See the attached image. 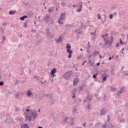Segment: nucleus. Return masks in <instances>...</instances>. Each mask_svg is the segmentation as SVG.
I'll use <instances>...</instances> for the list:
<instances>
[{"mask_svg":"<svg viewBox=\"0 0 128 128\" xmlns=\"http://www.w3.org/2000/svg\"><path fill=\"white\" fill-rule=\"evenodd\" d=\"M108 36V34H106L102 36V38H104V44H106V46L108 44L110 46H112V42H114V36H110V40L108 42V39L106 38H104L105 36Z\"/></svg>","mask_w":128,"mask_h":128,"instance_id":"nucleus-1","label":"nucleus"},{"mask_svg":"<svg viewBox=\"0 0 128 128\" xmlns=\"http://www.w3.org/2000/svg\"><path fill=\"white\" fill-rule=\"evenodd\" d=\"M66 22V12L61 14L58 20V24H62Z\"/></svg>","mask_w":128,"mask_h":128,"instance_id":"nucleus-2","label":"nucleus"},{"mask_svg":"<svg viewBox=\"0 0 128 128\" xmlns=\"http://www.w3.org/2000/svg\"><path fill=\"white\" fill-rule=\"evenodd\" d=\"M72 71H68L66 72L65 74H64L63 78H65V80H70V76H72Z\"/></svg>","mask_w":128,"mask_h":128,"instance_id":"nucleus-3","label":"nucleus"},{"mask_svg":"<svg viewBox=\"0 0 128 128\" xmlns=\"http://www.w3.org/2000/svg\"><path fill=\"white\" fill-rule=\"evenodd\" d=\"M46 34L48 38H52L54 36V34L50 32V28L46 29Z\"/></svg>","mask_w":128,"mask_h":128,"instance_id":"nucleus-4","label":"nucleus"},{"mask_svg":"<svg viewBox=\"0 0 128 128\" xmlns=\"http://www.w3.org/2000/svg\"><path fill=\"white\" fill-rule=\"evenodd\" d=\"M30 116L32 118H33L34 120H36V116H38V111L32 110L31 114H30Z\"/></svg>","mask_w":128,"mask_h":128,"instance_id":"nucleus-5","label":"nucleus"},{"mask_svg":"<svg viewBox=\"0 0 128 128\" xmlns=\"http://www.w3.org/2000/svg\"><path fill=\"white\" fill-rule=\"evenodd\" d=\"M43 20L45 22L46 24L50 22V14H47L43 18Z\"/></svg>","mask_w":128,"mask_h":128,"instance_id":"nucleus-6","label":"nucleus"},{"mask_svg":"<svg viewBox=\"0 0 128 128\" xmlns=\"http://www.w3.org/2000/svg\"><path fill=\"white\" fill-rule=\"evenodd\" d=\"M78 82H80V78H76L73 80V86H78Z\"/></svg>","mask_w":128,"mask_h":128,"instance_id":"nucleus-7","label":"nucleus"},{"mask_svg":"<svg viewBox=\"0 0 128 128\" xmlns=\"http://www.w3.org/2000/svg\"><path fill=\"white\" fill-rule=\"evenodd\" d=\"M76 92H78V88H74L72 89V94L73 95L72 98H76Z\"/></svg>","mask_w":128,"mask_h":128,"instance_id":"nucleus-8","label":"nucleus"},{"mask_svg":"<svg viewBox=\"0 0 128 128\" xmlns=\"http://www.w3.org/2000/svg\"><path fill=\"white\" fill-rule=\"evenodd\" d=\"M67 48V52H68V54L72 53V50H71L70 48L72 46L68 44L66 46Z\"/></svg>","mask_w":128,"mask_h":128,"instance_id":"nucleus-9","label":"nucleus"},{"mask_svg":"<svg viewBox=\"0 0 128 128\" xmlns=\"http://www.w3.org/2000/svg\"><path fill=\"white\" fill-rule=\"evenodd\" d=\"M122 116L121 117H119L118 118V120L121 123H123L124 122H126V120L124 119H122L124 118V114H122Z\"/></svg>","mask_w":128,"mask_h":128,"instance_id":"nucleus-10","label":"nucleus"},{"mask_svg":"<svg viewBox=\"0 0 128 128\" xmlns=\"http://www.w3.org/2000/svg\"><path fill=\"white\" fill-rule=\"evenodd\" d=\"M92 98V96L90 94H88L86 97V100H84V102H86V100H89V102H90Z\"/></svg>","mask_w":128,"mask_h":128,"instance_id":"nucleus-11","label":"nucleus"},{"mask_svg":"<svg viewBox=\"0 0 128 128\" xmlns=\"http://www.w3.org/2000/svg\"><path fill=\"white\" fill-rule=\"evenodd\" d=\"M56 72V68H54L50 72V74L52 76H54V74Z\"/></svg>","mask_w":128,"mask_h":128,"instance_id":"nucleus-12","label":"nucleus"},{"mask_svg":"<svg viewBox=\"0 0 128 128\" xmlns=\"http://www.w3.org/2000/svg\"><path fill=\"white\" fill-rule=\"evenodd\" d=\"M7 122L8 124H11V122H14V119L12 118L9 117L7 118Z\"/></svg>","mask_w":128,"mask_h":128,"instance_id":"nucleus-13","label":"nucleus"},{"mask_svg":"<svg viewBox=\"0 0 128 128\" xmlns=\"http://www.w3.org/2000/svg\"><path fill=\"white\" fill-rule=\"evenodd\" d=\"M52 96H53V94H46L45 95V96H46V98H50V100H52Z\"/></svg>","mask_w":128,"mask_h":128,"instance_id":"nucleus-14","label":"nucleus"},{"mask_svg":"<svg viewBox=\"0 0 128 128\" xmlns=\"http://www.w3.org/2000/svg\"><path fill=\"white\" fill-rule=\"evenodd\" d=\"M106 110L104 109H102L100 110V116H104V114H106Z\"/></svg>","mask_w":128,"mask_h":128,"instance_id":"nucleus-15","label":"nucleus"},{"mask_svg":"<svg viewBox=\"0 0 128 128\" xmlns=\"http://www.w3.org/2000/svg\"><path fill=\"white\" fill-rule=\"evenodd\" d=\"M26 94L28 96H30L32 94V93L30 91V90H28L27 92H26Z\"/></svg>","mask_w":128,"mask_h":128,"instance_id":"nucleus-16","label":"nucleus"},{"mask_svg":"<svg viewBox=\"0 0 128 128\" xmlns=\"http://www.w3.org/2000/svg\"><path fill=\"white\" fill-rule=\"evenodd\" d=\"M26 120H30V122H32V117L30 116V115L29 116H26Z\"/></svg>","mask_w":128,"mask_h":128,"instance_id":"nucleus-17","label":"nucleus"},{"mask_svg":"<svg viewBox=\"0 0 128 128\" xmlns=\"http://www.w3.org/2000/svg\"><path fill=\"white\" fill-rule=\"evenodd\" d=\"M74 32H76V34H80L82 32V31L78 29H76V30L74 31Z\"/></svg>","mask_w":128,"mask_h":128,"instance_id":"nucleus-18","label":"nucleus"},{"mask_svg":"<svg viewBox=\"0 0 128 128\" xmlns=\"http://www.w3.org/2000/svg\"><path fill=\"white\" fill-rule=\"evenodd\" d=\"M21 128H30V126H28V124H24L22 125Z\"/></svg>","mask_w":128,"mask_h":128,"instance_id":"nucleus-19","label":"nucleus"},{"mask_svg":"<svg viewBox=\"0 0 128 128\" xmlns=\"http://www.w3.org/2000/svg\"><path fill=\"white\" fill-rule=\"evenodd\" d=\"M28 18V16L26 15H25V16H22L20 18V20H24V18Z\"/></svg>","mask_w":128,"mask_h":128,"instance_id":"nucleus-20","label":"nucleus"},{"mask_svg":"<svg viewBox=\"0 0 128 128\" xmlns=\"http://www.w3.org/2000/svg\"><path fill=\"white\" fill-rule=\"evenodd\" d=\"M19 98H20V93L18 92L15 94V98H16L17 100H18Z\"/></svg>","mask_w":128,"mask_h":128,"instance_id":"nucleus-21","label":"nucleus"},{"mask_svg":"<svg viewBox=\"0 0 128 128\" xmlns=\"http://www.w3.org/2000/svg\"><path fill=\"white\" fill-rule=\"evenodd\" d=\"M16 12L14 10H10L9 12V14L10 15L16 14Z\"/></svg>","mask_w":128,"mask_h":128,"instance_id":"nucleus-22","label":"nucleus"},{"mask_svg":"<svg viewBox=\"0 0 128 128\" xmlns=\"http://www.w3.org/2000/svg\"><path fill=\"white\" fill-rule=\"evenodd\" d=\"M110 90L111 92H114L115 90H118V88H114L112 86H110Z\"/></svg>","mask_w":128,"mask_h":128,"instance_id":"nucleus-23","label":"nucleus"},{"mask_svg":"<svg viewBox=\"0 0 128 128\" xmlns=\"http://www.w3.org/2000/svg\"><path fill=\"white\" fill-rule=\"evenodd\" d=\"M108 128H113L114 126L112 123L108 124Z\"/></svg>","mask_w":128,"mask_h":128,"instance_id":"nucleus-24","label":"nucleus"},{"mask_svg":"<svg viewBox=\"0 0 128 128\" xmlns=\"http://www.w3.org/2000/svg\"><path fill=\"white\" fill-rule=\"evenodd\" d=\"M62 38L60 36L58 38V42H60H60H62Z\"/></svg>","mask_w":128,"mask_h":128,"instance_id":"nucleus-25","label":"nucleus"},{"mask_svg":"<svg viewBox=\"0 0 128 128\" xmlns=\"http://www.w3.org/2000/svg\"><path fill=\"white\" fill-rule=\"evenodd\" d=\"M102 126L104 128H108V124H106V122H105V124H104L102 125Z\"/></svg>","mask_w":128,"mask_h":128,"instance_id":"nucleus-26","label":"nucleus"},{"mask_svg":"<svg viewBox=\"0 0 128 128\" xmlns=\"http://www.w3.org/2000/svg\"><path fill=\"white\" fill-rule=\"evenodd\" d=\"M91 40H92V42H94V40H96V35L92 36Z\"/></svg>","mask_w":128,"mask_h":128,"instance_id":"nucleus-27","label":"nucleus"},{"mask_svg":"<svg viewBox=\"0 0 128 128\" xmlns=\"http://www.w3.org/2000/svg\"><path fill=\"white\" fill-rule=\"evenodd\" d=\"M124 90V88L122 87L121 88V90L119 91V94H122V91Z\"/></svg>","mask_w":128,"mask_h":128,"instance_id":"nucleus-28","label":"nucleus"},{"mask_svg":"<svg viewBox=\"0 0 128 128\" xmlns=\"http://www.w3.org/2000/svg\"><path fill=\"white\" fill-rule=\"evenodd\" d=\"M98 74V72H96V74H94L92 76L93 78H96V76Z\"/></svg>","mask_w":128,"mask_h":128,"instance_id":"nucleus-29","label":"nucleus"},{"mask_svg":"<svg viewBox=\"0 0 128 128\" xmlns=\"http://www.w3.org/2000/svg\"><path fill=\"white\" fill-rule=\"evenodd\" d=\"M48 12H54V10H52V7L49 8Z\"/></svg>","mask_w":128,"mask_h":128,"instance_id":"nucleus-30","label":"nucleus"},{"mask_svg":"<svg viewBox=\"0 0 128 128\" xmlns=\"http://www.w3.org/2000/svg\"><path fill=\"white\" fill-rule=\"evenodd\" d=\"M82 88H84V87H82V86H79V92H82Z\"/></svg>","mask_w":128,"mask_h":128,"instance_id":"nucleus-31","label":"nucleus"},{"mask_svg":"<svg viewBox=\"0 0 128 128\" xmlns=\"http://www.w3.org/2000/svg\"><path fill=\"white\" fill-rule=\"evenodd\" d=\"M82 2H80V4L79 6V8H81V10H82Z\"/></svg>","mask_w":128,"mask_h":128,"instance_id":"nucleus-32","label":"nucleus"},{"mask_svg":"<svg viewBox=\"0 0 128 128\" xmlns=\"http://www.w3.org/2000/svg\"><path fill=\"white\" fill-rule=\"evenodd\" d=\"M34 78H36L38 81L40 80V78L38 76H34Z\"/></svg>","mask_w":128,"mask_h":128,"instance_id":"nucleus-33","label":"nucleus"},{"mask_svg":"<svg viewBox=\"0 0 128 128\" xmlns=\"http://www.w3.org/2000/svg\"><path fill=\"white\" fill-rule=\"evenodd\" d=\"M4 84V82L2 81L0 82V86H2Z\"/></svg>","mask_w":128,"mask_h":128,"instance_id":"nucleus-34","label":"nucleus"},{"mask_svg":"<svg viewBox=\"0 0 128 128\" xmlns=\"http://www.w3.org/2000/svg\"><path fill=\"white\" fill-rule=\"evenodd\" d=\"M106 78H108L106 77V76H104L103 77V81L104 82H106Z\"/></svg>","mask_w":128,"mask_h":128,"instance_id":"nucleus-35","label":"nucleus"},{"mask_svg":"<svg viewBox=\"0 0 128 128\" xmlns=\"http://www.w3.org/2000/svg\"><path fill=\"white\" fill-rule=\"evenodd\" d=\"M27 26H28V22H24V27L26 28Z\"/></svg>","mask_w":128,"mask_h":128,"instance_id":"nucleus-36","label":"nucleus"},{"mask_svg":"<svg viewBox=\"0 0 128 128\" xmlns=\"http://www.w3.org/2000/svg\"><path fill=\"white\" fill-rule=\"evenodd\" d=\"M72 53H69V54L68 56V58H72Z\"/></svg>","mask_w":128,"mask_h":128,"instance_id":"nucleus-37","label":"nucleus"},{"mask_svg":"<svg viewBox=\"0 0 128 128\" xmlns=\"http://www.w3.org/2000/svg\"><path fill=\"white\" fill-rule=\"evenodd\" d=\"M90 46H88V48L87 49V52H88V54H90Z\"/></svg>","mask_w":128,"mask_h":128,"instance_id":"nucleus-38","label":"nucleus"},{"mask_svg":"<svg viewBox=\"0 0 128 128\" xmlns=\"http://www.w3.org/2000/svg\"><path fill=\"white\" fill-rule=\"evenodd\" d=\"M64 122H68V117H66L65 119L64 120Z\"/></svg>","mask_w":128,"mask_h":128,"instance_id":"nucleus-39","label":"nucleus"},{"mask_svg":"<svg viewBox=\"0 0 128 128\" xmlns=\"http://www.w3.org/2000/svg\"><path fill=\"white\" fill-rule=\"evenodd\" d=\"M98 18L99 20H100V18H102V16H100V14H98Z\"/></svg>","mask_w":128,"mask_h":128,"instance_id":"nucleus-40","label":"nucleus"},{"mask_svg":"<svg viewBox=\"0 0 128 128\" xmlns=\"http://www.w3.org/2000/svg\"><path fill=\"white\" fill-rule=\"evenodd\" d=\"M120 44H124V42H122V39H120Z\"/></svg>","mask_w":128,"mask_h":128,"instance_id":"nucleus-41","label":"nucleus"},{"mask_svg":"<svg viewBox=\"0 0 128 128\" xmlns=\"http://www.w3.org/2000/svg\"><path fill=\"white\" fill-rule=\"evenodd\" d=\"M128 102H126V109L128 110Z\"/></svg>","mask_w":128,"mask_h":128,"instance_id":"nucleus-42","label":"nucleus"},{"mask_svg":"<svg viewBox=\"0 0 128 128\" xmlns=\"http://www.w3.org/2000/svg\"><path fill=\"white\" fill-rule=\"evenodd\" d=\"M36 38H40V35L39 34H36Z\"/></svg>","mask_w":128,"mask_h":128,"instance_id":"nucleus-43","label":"nucleus"},{"mask_svg":"<svg viewBox=\"0 0 128 128\" xmlns=\"http://www.w3.org/2000/svg\"><path fill=\"white\" fill-rule=\"evenodd\" d=\"M76 12H82V8H79L77 10Z\"/></svg>","mask_w":128,"mask_h":128,"instance_id":"nucleus-44","label":"nucleus"},{"mask_svg":"<svg viewBox=\"0 0 128 128\" xmlns=\"http://www.w3.org/2000/svg\"><path fill=\"white\" fill-rule=\"evenodd\" d=\"M90 34L92 35H93V36H96V31H95V32H92L91 33H90Z\"/></svg>","mask_w":128,"mask_h":128,"instance_id":"nucleus-45","label":"nucleus"},{"mask_svg":"<svg viewBox=\"0 0 128 128\" xmlns=\"http://www.w3.org/2000/svg\"><path fill=\"white\" fill-rule=\"evenodd\" d=\"M112 18H113L112 14H110V20H112Z\"/></svg>","mask_w":128,"mask_h":128,"instance_id":"nucleus-46","label":"nucleus"},{"mask_svg":"<svg viewBox=\"0 0 128 128\" xmlns=\"http://www.w3.org/2000/svg\"><path fill=\"white\" fill-rule=\"evenodd\" d=\"M86 123H84V124H82V126H84V128H86Z\"/></svg>","mask_w":128,"mask_h":128,"instance_id":"nucleus-47","label":"nucleus"},{"mask_svg":"<svg viewBox=\"0 0 128 128\" xmlns=\"http://www.w3.org/2000/svg\"><path fill=\"white\" fill-rule=\"evenodd\" d=\"M120 46V44L116 43V48H118Z\"/></svg>","mask_w":128,"mask_h":128,"instance_id":"nucleus-48","label":"nucleus"},{"mask_svg":"<svg viewBox=\"0 0 128 128\" xmlns=\"http://www.w3.org/2000/svg\"><path fill=\"white\" fill-rule=\"evenodd\" d=\"M86 62V60H84L82 63V66H84V64Z\"/></svg>","mask_w":128,"mask_h":128,"instance_id":"nucleus-49","label":"nucleus"},{"mask_svg":"<svg viewBox=\"0 0 128 128\" xmlns=\"http://www.w3.org/2000/svg\"><path fill=\"white\" fill-rule=\"evenodd\" d=\"M87 108H90V104H88Z\"/></svg>","mask_w":128,"mask_h":128,"instance_id":"nucleus-50","label":"nucleus"},{"mask_svg":"<svg viewBox=\"0 0 128 128\" xmlns=\"http://www.w3.org/2000/svg\"><path fill=\"white\" fill-rule=\"evenodd\" d=\"M84 26V25H82V24L80 26V30H82V28Z\"/></svg>","mask_w":128,"mask_h":128,"instance_id":"nucleus-51","label":"nucleus"},{"mask_svg":"<svg viewBox=\"0 0 128 128\" xmlns=\"http://www.w3.org/2000/svg\"><path fill=\"white\" fill-rule=\"evenodd\" d=\"M6 40V37L4 36H2V40Z\"/></svg>","mask_w":128,"mask_h":128,"instance_id":"nucleus-52","label":"nucleus"},{"mask_svg":"<svg viewBox=\"0 0 128 128\" xmlns=\"http://www.w3.org/2000/svg\"><path fill=\"white\" fill-rule=\"evenodd\" d=\"M107 122H110V116H108V120Z\"/></svg>","mask_w":128,"mask_h":128,"instance_id":"nucleus-53","label":"nucleus"},{"mask_svg":"<svg viewBox=\"0 0 128 128\" xmlns=\"http://www.w3.org/2000/svg\"><path fill=\"white\" fill-rule=\"evenodd\" d=\"M2 26H4V28H6V24L4 23V24H2Z\"/></svg>","mask_w":128,"mask_h":128,"instance_id":"nucleus-54","label":"nucleus"},{"mask_svg":"<svg viewBox=\"0 0 128 128\" xmlns=\"http://www.w3.org/2000/svg\"><path fill=\"white\" fill-rule=\"evenodd\" d=\"M94 54H100V52H98V51H97V52H94Z\"/></svg>","mask_w":128,"mask_h":128,"instance_id":"nucleus-55","label":"nucleus"},{"mask_svg":"<svg viewBox=\"0 0 128 128\" xmlns=\"http://www.w3.org/2000/svg\"><path fill=\"white\" fill-rule=\"evenodd\" d=\"M100 62L96 64L97 66H100Z\"/></svg>","mask_w":128,"mask_h":128,"instance_id":"nucleus-56","label":"nucleus"},{"mask_svg":"<svg viewBox=\"0 0 128 128\" xmlns=\"http://www.w3.org/2000/svg\"><path fill=\"white\" fill-rule=\"evenodd\" d=\"M92 55L90 54V55L88 56V58H92Z\"/></svg>","mask_w":128,"mask_h":128,"instance_id":"nucleus-57","label":"nucleus"},{"mask_svg":"<svg viewBox=\"0 0 128 128\" xmlns=\"http://www.w3.org/2000/svg\"><path fill=\"white\" fill-rule=\"evenodd\" d=\"M99 57H100V58H102V55H100Z\"/></svg>","mask_w":128,"mask_h":128,"instance_id":"nucleus-58","label":"nucleus"},{"mask_svg":"<svg viewBox=\"0 0 128 128\" xmlns=\"http://www.w3.org/2000/svg\"><path fill=\"white\" fill-rule=\"evenodd\" d=\"M62 6H66V5H64V4L62 3Z\"/></svg>","mask_w":128,"mask_h":128,"instance_id":"nucleus-59","label":"nucleus"},{"mask_svg":"<svg viewBox=\"0 0 128 128\" xmlns=\"http://www.w3.org/2000/svg\"><path fill=\"white\" fill-rule=\"evenodd\" d=\"M26 111L28 112H30V110H28V108H26Z\"/></svg>","mask_w":128,"mask_h":128,"instance_id":"nucleus-60","label":"nucleus"},{"mask_svg":"<svg viewBox=\"0 0 128 128\" xmlns=\"http://www.w3.org/2000/svg\"><path fill=\"white\" fill-rule=\"evenodd\" d=\"M112 58V57H110V58H108L109 60H111Z\"/></svg>","mask_w":128,"mask_h":128,"instance_id":"nucleus-61","label":"nucleus"},{"mask_svg":"<svg viewBox=\"0 0 128 128\" xmlns=\"http://www.w3.org/2000/svg\"><path fill=\"white\" fill-rule=\"evenodd\" d=\"M87 22H88V24H90V20H88Z\"/></svg>","mask_w":128,"mask_h":128,"instance_id":"nucleus-62","label":"nucleus"},{"mask_svg":"<svg viewBox=\"0 0 128 128\" xmlns=\"http://www.w3.org/2000/svg\"><path fill=\"white\" fill-rule=\"evenodd\" d=\"M4 40L1 42V44H4Z\"/></svg>","mask_w":128,"mask_h":128,"instance_id":"nucleus-63","label":"nucleus"},{"mask_svg":"<svg viewBox=\"0 0 128 128\" xmlns=\"http://www.w3.org/2000/svg\"><path fill=\"white\" fill-rule=\"evenodd\" d=\"M38 128H43L40 126H38Z\"/></svg>","mask_w":128,"mask_h":128,"instance_id":"nucleus-64","label":"nucleus"}]
</instances>
